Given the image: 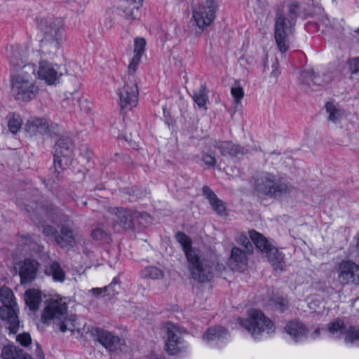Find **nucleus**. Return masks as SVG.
I'll return each mask as SVG.
<instances>
[{"label":"nucleus","mask_w":359,"mask_h":359,"mask_svg":"<svg viewBox=\"0 0 359 359\" xmlns=\"http://www.w3.org/2000/svg\"><path fill=\"white\" fill-rule=\"evenodd\" d=\"M254 187L258 194L274 198L290 194L293 188L284 178L267 172L258 175Z\"/></svg>","instance_id":"obj_1"},{"label":"nucleus","mask_w":359,"mask_h":359,"mask_svg":"<svg viewBox=\"0 0 359 359\" xmlns=\"http://www.w3.org/2000/svg\"><path fill=\"white\" fill-rule=\"evenodd\" d=\"M11 93L17 100L29 102L34 99L39 93V87L32 76L25 70L11 76Z\"/></svg>","instance_id":"obj_2"},{"label":"nucleus","mask_w":359,"mask_h":359,"mask_svg":"<svg viewBox=\"0 0 359 359\" xmlns=\"http://www.w3.org/2000/svg\"><path fill=\"white\" fill-rule=\"evenodd\" d=\"M187 260L192 278L198 283L209 282L214 277L215 271H221L225 269L223 264H217L215 266L214 262L202 259L198 252L193 255L189 253Z\"/></svg>","instance_id":"obj_3"},{"label":"nucleus","mask_w":359,"mask_h":359,"mask_svg":"<svg viewBox=\"0 0 359 359\" xmlns=\"http://www.w3.org/2000/svg\"><path fill=\"white\" fill-rule=\"evenodd\" d=\"M239 324L245 328L251 336L257 339L264 332H274V323L258 309H252L248 312V318H238Z\"/></svg>","instance_id":"obj_4"},{"label":"nucleus","mask_w":359,"mask_h":359,"mask_svg":"<svg viewBox=\"0 0 359 359\" xmlns=\"http://www.w3.org/2000/svg\"><path fill=\"white\" fill-rule=\"evenodd\" d=\"M39 27L44 34L41 45H50L53 49H58L65 40L63 20L61 18H41Z\"/></svg>","instance_id":"obj_5"},{"label":"nucleus","mask_w":359,"mask_h":359,"mask_svg":"<svg viewBox=\"0 0 359 359\" xmlns=\"http://www.w3.org/2000/svg\"><path fill=\"white\" fill-rule=\"evenodd\" d=\"M67 305L62 299H50L45 303L41 313V321L49 325L51 323L57 324L61 332L67 330L66 321L68 319Z\"/></svg>","instance_id":"obj_6"},{"label":"nucleus","mask_w":359,"mask_h":359,"mask_svg":"<svg viewBox=\"0 0 359 359\" xmlns=\"http://www.w3.org/2000/svg\"><path fill=\"white\" fill-rule=\"evenodd\" d=\"M295 22L285 16L284 5H280L276 12L274 38L281 53L287 51L290 47L289 37L293 34Z\"/></svg>","instance_id":"obj_7"},{"label":"nucleus","mask_w":359,"mask_h":359,"mask_svg":"<svg viewBox=\"0 0 359 359\" xmlns=\"http://www.w3.org/2000/svg\"><path fill=\"white\" fill-rule=\"evenodd\" d=\"M54 168L58 174L70 164L73 154V142L68 136H61L54 148Z\"/></svg>","instance_id":"obj_8"},{"label":"nucleus","mask_w":359,"mask_h":359,"mask_svg":"<svg viewBox=\"0 0 359 359\" xmlns=\"http://www.w3.org/2000/svg\"><path fill=\"white\" fill-rule=\"evenodd\" d=\"M124 85L118 90L119 104L122 112L131 110L138 102L139 90L135 80L123 78Z\"/></svg>","instance_id":"obj_9"},{"label":"nucleus","mask_w":359,"mask_h":359,"mask_svg":"<svg viewBox=\"0 0 359 359\" xmlns=\"http://www.w3.org/2000/svg\"><path fill=\"white\" fill-rule=\"evenodd\" d=\"M337 280L340 285H359V264L351 259H343L336 265Z\"/></svg>","instance_id":"obj_10"},{"label":"nucleus","mask_w":359,"mask_h":359,"mask_svg":"<svg viewBox=\"0 0 359 359\" xmlns=\"http://www.w3.org/2000/svg\"><path fill=\"white\" fill-rule=\"evenodd\" d=\"M217 4L215 0H205V2L192 11V18L196 26L203 29L208 27L215 18Z\"/></svg>","instance_id":"obj_11"},{"label":"nucleus","mask_w":359,"mask_h":359,"mask_svg":"<svg viewBox=\"0 0 359 359\" xmlns=\"http://www.w3.org/2000/svg\"><path fill=\"white\" fill-rule=\"evenodd\" d=\"M109 211L113 216L111 226L114 230L119 231L134 229V220L137 217V212L123 208H113Z\"/></svg>","instance_id":"obj_12"},{"label":"nucleus","mask_w":359,"mask_h":359,"mask_svg":"<svg viewBox=\"0 0 359 359\" xmlns=\"http://www.w3.org/2000/svg\"><path fill=\"white\" fill-rule=\"evenodd\" d=\"M330 335L336 339H340L345 334V342L359 345V329L350 326L346 331L344 323L341 319H337L327 325Z\"/></svg>","instance_id":"obj_13"},{"label":"nucleus","mask_w":359,"mask_h":359,"mask_svg":"<svg viewBox=\"0 0 359 359\" xmlns=\"http://www.w3.org/2000/svg\"><path fill=\"white\" fill-rule=\"evenodd\" d=\"M166 334L165 349L170 355H175L187 348L181 337V331L174 324L168 323L164 326Z\"/></svg>","instance_id":"obj_14"},{"label":"nucleus","mask_w":359,"mask_h":359,"mask_svg":"<svg viewBox=\"0 0 359 359\" xmlns=\"http://www.w3.org/2000/svg\"><path fill=\"white\" fill-rule=\"evenodd\" d=\"M57 125L50 124L45 118L30 117L25 124V130L30 136L47 135L51 136L50 130Z\"/></svg>","instance_id":"obj_15"},{"label":"nucleus","mask_w":359,"mask_h":359,"mask_svg":"<svg viewBox=\"0 0 359 359\" xmlns=\"http://www.w3.org/2000/svg\"><path fill=\"white\" fill-rule=\"evenodd\" d=\"M20 283H30L36 278L39 263L33 259H25L18 263Z\"/></svg>","instance_id":"obj_16"},{"label":"nucleus","mask_w":359,"mask_h":359,"mask_svg":"<svg viewBox=\"0 0 359 359\" xmlns=\"http://www.w3.org/2000/svg\"><path fill=\"white\" fill-rule=\"evenodd\" d=\"M18 306H0V318L8 325L10 333L15 334L19 329Z\"/></svg>","instance_id":"obj_17"},{"label":"nucleus","mask_w":359,"mask_h":359,"mask_svg":"<svg viewBox=\"0 0 359 359\" xmlns=\"http://www.w3.org/2000/svg\"><path fill=\"white\" fill-rule=\"evenodd\" d=\"M214 147L219 150L220 154L224 156L238 157L249 152L248 148L231 141H215Z\"/></svg>","instance_id":"obj_18"},{"label":"nucleus","mask_w":359,"mask_h":359,"mask_svg":"<svg viewBox=\"0 0 359 359\" xmlns=\"http://www.w3.org/2000/svg\"><path fill=\"white\" fill-rule=\"evenodd\" d=\"M59 67L53 65L47 61H41L39 62L37 74L39 79L43 80L47 84L53 85L59 78L58 74Z\"/></svg>","instance_id":"obj_19"},{"label":"nucleus","mask_w":359,"mask_h":359,"mask_svg":"<svg viewBox=\"0 0 359 359\" xmlns=\"http://www.w3.org/2000/svg\"><path fill=\"white\" fill-rule=\"evenodd\" d=\"M55 243L62 248H72L76 244V233L69 225L62 224L56 235Z\"/></svg>","instance_id":"obj_20"},{"label":"nucleus","mask_w":359,"mask_h":359,"mask_svg":"<svg viewBox=\"0 0 359 359\" xmlns=\"http://www.w3.org/2000/svg\"><path fill=\"white\" fill-rule=\"evenodd\" d=\"M97 341L109 351L121 348L122 340L111 332L102 329H96Z\"/></svg>","instance_id":"obj_21"},{"label":"nucleus","mask_w":359,"mask_h":359,"mask_svg":"<svg viewBox=\"0 0 359 359\" xmlns=\"http://www.w3.org/2000/svg\"><path fill=\"white\" fill-rule=\"evenodd\" d=\"M121 289V280L119 276H116L113 278L112 281L109 285L102 288H93L90 290V292L95 297H114L116 294H118Z\"/></svg>","instance_id":"obj_22"},{"label":"nucleus","mask_w":359,"mask_h":359,"mask_svg":"<svg viewBox=\"0 0 359 359\" xmlns=\"http://www.w3.org/2000/svg\"><path fill=\"white\" fill-rule=\"evenodd\" d=\"M285 330L296 341L306 338L308 332L305 325L298 320L290 321L285 326Z\"/></svg>","instance_id":"obj_23"},{"label":"nucleus","mask_w":359,"mask_h":359,"mask_svg":"<svg viewBox=\"0 0 359 359\" xmlns=\"http://www.w3.org/2000/svg\"><path fill=\"white\" fill-rule=\"evenodd\" d=\"M203 195L208 200L214 211L219 215H223L225 213L226 208L224 202L217 198L216 194L209 187L204 186L203 187Z\"/></svg>","instance_id":"obj_24"},{"label":"nucleus","mask_w":359,"mask_h":359,"mask_svg":"<svg viewBox=\"0 0 359 359\" xmlns=\"http://www.w3.org/2000/svg\"><path fill=\"white\" fill-rule=\"evenodd\" d=\"M3 359H32L22 349L13 345L4 346L1 351Z\"/></svg>","instance_id":"obj_25"},{"label":"nucleus","mask_w":359,"mask_h":359,"mask_svg":"<svg viewBox=\"0 0 359 359\" xmlns=\"http://www.w3.org/2000/svg\"><path fill=\"white\" fill-rule=\"evenodd\" d=\"M229 332L222 326L210 327L203 334V339L208 342L223 341L229 337Z\"/></svg>","instance_id":"obj_26"},{"label":"nucleus","mask_w":359,"mask_h":359,"mask_svg":"<svg viewBox=\"0 0 359 359\" xmlns=\"http://www.w3.org/2000/svg\"><path fill=\"white\" fill-rule=\"evenodd\" d=\"M25 301L26 305L32 311L39 309L41 302V293L39 290L29 289L25 293Z\"/></svg>","instance_id":"obj_27"},{"label":"nucleus","mask_w":359,"mask_h":359,"mask_svg":"<svg viewBox=\"0 0 359 359\" xmlns=\"http://www.w3.org/2000/svg\"><path fill=\"white\" fill-rule=\"evenodd\" d=\"M45 273L48 276H51L53 280L55 282L62 283L66 277L65 271L56 261L50 262L46 266Z\"/></svg>","instance_id":"obj_28"},{"label":"nucleus","mask_w":359,"mask_h":359,"mask_svg":"<svg viewBox=\"0 0 359 359\" xmlns=\"http://www.w3.org/2000/svg\"><path fill=\"white\" fill-rule=\"evenodd\" d=\"M142 4H126L124 3L120 8L121 11L123 13V16L129 22L138 20L140 12V7Z\"/></svg>","instance_id":"obj_29"},{"label":"nucleus","mask_w":359,"mask_h":359,"mask_svg":"<svg viewBox=\"0 0 359 359\" xmlns=\"http://www.w3.org/2000/svg\"><path fill=\"white\" fill-rule=\"evenodd\" d=\"M249 234L250 239L255 245L256 248L262 252L266 253L272 247V245L267 240V238L259 232L255 230H251L249 231Z\"/></svg>","instance_id":"obj_30"},{"label":"nucleus","mask_w":359,"mask_h":359,"mask_svg":"<svg viewBox=\"0 0 359 359\" xmlns=\"http://www.w3.org/2000/svg\"><path fill=\"white\" fill-rule=\"evenodd\" d=\"M209 90L205 85L200 86L199 89L194 90L192 98L198 107L204 110L207 109V103L209 102Z\"/></svg>","instance_id":"obj_31"},{"label":"nucleus","mask_w":359,"mask_h":359,"mask_svg":"<svg viewBox=\"0 0 359 359\" xmlns=\"http://www.w3.org/2000/svg\"><path fill=\"white\" fill-rule=\"evenodd\" d=\"M56 208L53 207L52 204H48L46 206L36 208L34 210L35 215H32V219L34 222H36L38 219L36 215H39L44 221H53L55 219L54 215L56 213Z\"/></svg>","instance_id":"obj_32"},{"label":"nucleus","mask_w":359,"mask_h":359,"mask_svg":"<svg viewBox=\"0 0 359 359\" xmlns=\"http://www.w3.org/2000/svg\"><path fill=\"white\" fill-rule=\"evenodd\" d=\"M175 239L181 245L187 259L189 253L193 255L198 252L197 250L192 248V241L186 233L181 231L177 232L175 234Z\"/></svg>","instance_id":"obj_33"},{"label":"nucleus","mask_w":359,"mask_h":359,"mask_svg":"<svg viewBox=\"0 0 359 359\" xmlns=\"http://www.w3.org/2000/svg\"><path fill=\"white\" fill-rule=\"evenodd\" d=\"M266 254L269 261L275 269H283L284 254L282 252H280L276 247L272 246Z\"/></svg>","instance_id":"obj_34"},{"label":"nucleus","mask_w":359,"mask_h":359,"mask_svg":"<svg viewBox=\"0 0 359 359\" xmlns=\"http://www.w3.org/2000/svg\"><path fill=\"white\" fill-rule=\"evenodd\" d=\"M246 250H243L238 247H233L231 249L230 262H233L240 267L246 266L248 265V254H250Z\"/></svg>","instance_id":"obj_35"},{"label":"nucleus","mask_w":359,"mask_h":359,"mask_svg":"<svg viewBox=\"0 0 359 359\" xmlns=\"http://www.w3.org/2000/svg\"><path fill=\"white\" fill-rule=\"evenodd\" d=\"M302 77L311 79L313 86H323L329 83L332 80L329 74H323L322 76L316 74L313 70L303 71Z\"/></svg>","instance_id":"obj_36"},{"label":"nucleus","mask_w":359,"mask_h":359,"mask_svg":"<svg viewBox=\"0 0 359 359\" xmlns=\"http://www.w3.org/2000/svg\"><path fill=\"white\" fill-rule=\"evenodd\" d=\"M0 301L2 306H18L13 291L7 287L0 288Z\"/></svg>","instance_id":"obj_37"},{"label":"nucleus","mask_w":359,"mask_h":359,"mask_svg":"<svg viewBox=\"0 0 359 359\" xmlns=\"http://www.w3.org/2000/svg\"><path fill=\"white\" fill-rule=\"evenodd\" d=\"M325 108L329 114L328 120L333 123H336L339 121L344 115L342 110L337 108L332 102H327Z\"/></svg>","instance_id":"obj_38"},{"label":"nucleus","mask_w":359,"mask_h":359,"mask_svg":"<svg viewBox=\"0 0 359 359\" xmlns=\"http://www.w3.org/2000/svg\"><path fill=\"white\" fill-rule=\"evenodd\" d=\"M164 274L163 271L156 266L146 267L142 271V277L144 278H150L152 280L163 278Z\"/></svg>","instance_id":"obj_39"},{"label":"nucleus","mask_w":359,"mask_h":359,"mask_svg":"<svg viewBox=\"0 0 359 359\" xmlns=\"http://www.w3.org/2000/svg\"><path fill=\"white\" fill-rule=\"evenodd\" d=\"M270 304L272 305L275 309L280 311H284L287 308L288 301L282 296H275L270 299Z\"/></svg>","instance_id":"obj_40"},{"label":"nucleus","mask_w":359,"mask_h":359,"mask_svg":"<svg viewBox=\"0 0 359 359\" xmlns=\"http://www.w3.org/2000/svg\"><path fill=\"white\" fill-rule=\"evenodd\" d=\"M22 121L19 115L13 114V116L8 119V126L10 131L15 134L20 129Z\"/></svg>","instance_id":"obj_41"},{"label":"nucleus","mask_w":359,"mask_h":359,"mask_svg":"<svg viewBox=\"0 0 359 359\" xmlns=\"http://www.w3.org/2000/svg\"><path fill=\"white\" fill-rule=\"evenodd\" d=\"M141 58L142 57H140L139 55H133L128 67V76H125L124 77L128 79L129 76H130L131 79L135 80L133 74L137 69L138 65L141 61Z\"/></svg>","instance_id":"obj_42"},{"label":"nucleus","mask_w":359,"mask_h":359,"mask_svg":"<svg viewBox=\"0 0 359 359\" xmlns=\"http://www.w3.org/2000/svg\"><path fill=\"white\" fill-rule=\"evenodd\" d=\"M231 93L236 104H238L244 96V90L238 83L231 87Z\"/></svg>","instance_id":"obj_43"},{"label":"nucleus","mask_w":359,"mask_h":359,"mask_svg":"<svg viewBox=\"0 0 359 359\" xmlns=\"http://www.w3.org/2000/svg\"><path fill=\"white\" fill-rule=\"evenodd\" d=\"M134 55L142 57L145 49L146 41L144 38H137L135 40Z\"/></svg>","instance_id":"obj_44"},{"label":"nucleus","mask_w":359,"mask_h":359,"mask_svg":"<svg viewBox=\"0 0 359 359\" xmlns=\"http://www.w3.org/2000/svg\"><path fill=\"white\" fill-rule=\"evenodd\" d=\"M42 233L45 236L53 239V241L55 243V237L56 235H57L58 231L54 226L50 225L43 226Z\"/></svg>","instance_id":"obj_45"},{"label":"nucleus","mask_w":359,"mask_h":359,"mask_svg":"<svg viewBox=\"0 0 359 359\" xmlns=\"http://www.w3.org/2000/svg\"><path fill=\"white\" fill-rule=\"evenodd\" d=\"M299 4L297 2L292 1L288 5L289 19H292L295 22V19L298 15Z\"/></svg>","instance_id":"obj_46"},{"label":"nucleus","mask_w":359,"mask_h":359,"mask_svg":"<svg viewBox=\"0 0 359 359\" xmlns=\"http://www.w3.org/2000/svg\"><path fill=\"white\" fill-rule=\"evenodd\" d=\"M347 63L351 74H354L359 72V57L351 58Z\"/></svg>","instance_id":"obj_47"},{"label":"nucleus","mask_w":359,"mask_h":359,"mask_svg":"<svg viewBox=\"0 0 359 359\" xmlns=\"http://www.w3.org/2000/svg\"><path fill=\"white\" fill-rule=\"evenodd\" d=\"M202 160L203 161L205 164L208 166L213 167L216 164V158H215V154L213 152L210 153V154L203 153Z\"/></svg>","instance_id":"obj_48"},{"label":"nucleus","mask_w":359,"mask_h":359,"mask_svg":"<svg viewBox=\"0 0 359 359\" xmlns=\"http://www.w3.org/2000/svg\"><path fill=\"white\" fill-rule=\"evenodd\" d=\"M17 341L23 346H28L32 341L31 337L28 333L19 334L16 337Z\"/></svg>","instance_id":"obj_49"},{"label":"nucleus","mask_w":359,"mask_h":359,"mask_svg":"<svg viewBox=\"0 0 359 359\" xmlns=\"http://www.w3.org/2000/svg\"><path fill=\"white\" fill-rule=\"evenodd\" d=\"M91 236L95 240L102 241L107 236V233L102 229L95 228L92 231Z\"/></svg>","instance_id":"obj_50"},{"label":"nucleus","mask_w":359,"mask_h":359,"mask_svg":"<svg viewBox=\"0 0 359 359\" xmlns=\"http://www.w3.org/2000/svg\"><path fill=\"white\" fill-rule=\"evenodd\" d=\"M242 245L244 246L245 250L248 252H252V245L250 242L249 239L246 236L241 238Z\"/></svg>","instance_id":"obj_51"},{"label":"nucleus","mask_w":359,"mask_h":359,"mask_svg":"<svg viewBox=\"0 0 359 359\" xmlns=\"http://www.w3.org/2000/svg\"><path fill=\"white\" fill-rule=\"evenodd\" d=\"M279 63L276 60L273 65H272V71L271 73V75L274 77H278L280 74V71L278 69Z\"/></svg>","instance_id":"obj_52"},{"label":"nucleus","mask_w":359,"mask_h":359,"mask_svg":"<svg viewBox=\"0 0 359 359\" xmlns=\"http://www.w3.org/2000/svg\"><path fill=\"white\" fill-rule=\"evenodd\" d=\"M36 355L39 359H45L42 348L38 344L36 349Z\"/></svg>","instance_id":"obj_53"},{"label":"nucleus","mask_w":359,"mask_h":359,"mask_svg":"<svg viewBox=\"0 0 359 359\" xmlns=\"http://www.w3.org/2000/svg\"><path fill=\"white\" fill-rule=\"evenodd\" d=\"M300 79L304 83L309 86V87H311L312 86H313L311 79H305V78L302 77V72L301 73Z\"/></svg>","instance_id":"obj_54"},{"label":"nucleus","mask_w":359,"mask_h":359,"mask_svg":"<svg viewBox=\"0 0 359 359\" xmlns=\"http://www.w3.org/2000/svg\"><path fill=\"white\" fill-rule=\"evenodd\" d=\"M143 0H126L125 4H142Z\"/></svg>","instance_id":"obj_55"},{"label":"nucleus","mask_w":359,"mask_h":359,"mask_svg":"<svg viewBox=\"0 0 359 359\" xmlns=\"http://www.w3.org/2000/svg\"><path fill=\"white\" fill-rule=\"evenodd\" d=\"M319 334H320V329L319 328H316L315 330V331L313 332V333L312 334L313 339H316V337H318Z\"/></svg>","instance_id":"obj_56"},{"label":"nucleus","mask_w":359,"mask_h":359,"mask_svg":"<svg viewBox=\"0 0 359 359\" xmlns=\"http://www.w3.org/2000/svg\"><path fill=\"white\" fill-rule=\"evenodd\" d=\"M10 62L13 66H15V65L20 66V63L18 61L17 62L14 61L13 59H11Z\"/></svg>","instance_id":"obj_57"},{"label":"nucleus","mask_w":359,"mask_h":359,"mask_svg":"<svg viewBox=\"0 0 359 359\" xmlns=\"http://www.w3.org/2000/svg\"><path fill=\"white\" fill-rule=\"evenodd\" d=\"M356 249L359 252V235L356 237Z\"/></svg>","instance_id":"obj_58"},{"label":"nucleus","mask_w":359,"mask_h":359,"mask_svg":"<svg viewBox=\"0 0 359 359\" xmlns=\"http://www.w3.org/2000/svg\"><path fill=\"white\" fill-rule=\"evenodd\" d=\"M24 68H25V69L30 68V69L32 70V72H34V69H33L32 67H30L29 66H26V65H25V66H24Z\"/></svg>","instance_id":"obj_59"},{"label":"nucleus","mask_w":359,"mask_h":359,"mask_svg":"<svg viewBox=\"0 0 359 359\" xmlns=\"http://www.w3.org/2000/svg\"><path fill=\"white\" fill-rule=\"evenodd\" d=\"M355 32L359 33V28L357 30H355Z\"/></svg>","instance_id":"obj_60"}]
</instances>
